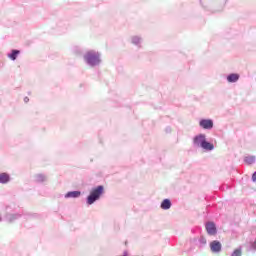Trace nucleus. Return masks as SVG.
<instances>
[{
  "instance_id": "obj_1",
  "label": "nucleus",
  "mask_w": 256,
  "mask_h": 256,
  "mask_svg": "<svg viewBox=\"0 0 256 256\" xmlns=\"http://www.w3.org/2000/svg\"><path fill=\"white\" fill-rule=\"evenodd\" d=\"M83 61L87 67H91L92 69L100 67L101 63H103V54L96 49L86 50L83 54Z\"/></svg>"
},
{
  "instance_id": "obj_2",
  "label": "nucleus",
  "mask_w": 256,
  "mask_h": 256,
  "mask_svg": "<svg viewBox=\"0 0 256 256\" xmlns=\"http://www.w3.org/2000/svg\"><path fill=\"white\" fill-rule=\"evenodd\" d=\"M192 145L196 149H202V151H206V153L215 150V145L207 140V134L205 133H199L195 135L192 139Z\"/></svg>"
},
{
  "instance_id": "obj_3",
  "label": "nucleus",
  "mask_w": 256,
  "mask_h": 256,
  "mask_svg": "<svg viewBox=\"0 0 256 256\" xmlns=\"http://www.w3.org/2000/svg\"><path fill=\"white\" fill-rule=\"evenodd\" d=\"M103 195H105V186L99 185L91 188L89 195L86 198L87 205H93L96 201H99Z\"/></svg>"
},
{
  "instance_id": "obj_4",
  "label": "nucleus",
  "mask_w": 256,
  "mask_h": 256,
  "mask_svg": "<svg viewBox=\"0 0 256 256\" xmlns=\"http://www.w3.org/2000/svg\"><path fill=\"white\" fill-rule=\"evenodd\" d=\"M198 125L200 129H203L204 131H211V129H213V127L215 126L213 119L209 118L200 119Z\"/></svg>"
},
{
  "instance_id": "obj_5",
  "label": "nucleus",
  "mask_w": 256,
  "mask_h": 256,
  "mask_svg": "<svg viewBox=\"0 0 256 256\" xmlns=\"http://www.w3.org/2000/svg\"><path fill=\"white\" fill-rule=\"evenodd\" d=\"M130 43H131V45H134L138 49H141V47H143V36H141V35H132L130 37Z\"/></svg>"
},
{
  "instance_id": "obj_6",
  "label": "nucleus",
  "mask_w": 256,
  "mask_h": 256,
  "mask_svg": "<svg viewBox=\"0 0 256 256\" xmlns=\"http://www.w3.org/2000/svg\"><path fill=\"white\" fill-rule=\"evenodd\" d=\"M200 5L204 8L207 9L209 5H213V3H221L222 5H225L227 3V0H199Z\"/></svg>"
},
{
  "instance_id": "obj_7",
  "label": "nucleus",
  "mask_w": 256,
  "mask_h": 256,
  "mask_svg": "<svg viewBox=\"0 0 256 256\" xmlns=\"http://www.w3.org/2000/svg\"><path fill=\"white\" fill-rule=\"evenodd\" d=\"M222 245L221 242L214 240L210 243V249L212 251V253H221V249H222Z\"/></svg>"
},
{
  "instance_id": "obj_8",
  "label": "nucleus",
  "mask_w": 256,
  "mask_h": 256,
  "mask_svg": "<svg viewBox=\"0 0 256 256\" xmlns=\"http://www.w3.org/2000/svg\"><path fill=\"white\" fill-rule=\"evenodd\" d=\"M206 231L208 235H217V226L213 222L206 223Z\"/></svg>"
},
{
  "instance_id": "obj_9",
  "label": "nucleus",
  "mask_w": 256,
  "mask_h": 256,
  "mask_svg": "<svg viewBox=\"0 0 256 256\" xmlns=\"http://www.w3.org/2000/svg\"><path fill=\"white\" fill-rule=\"evenodd\" d=\"M81 197V191L75 190V191H69L64 195L65 199H79Z\"/></svg>"
},
{
  "instance_id": "obj_10",
  "label": "nucleus",
  "mask_w": 256,
  "mask_h": 256,
  "mask_svg": "<svg viewBox=\"0 0 256 256\" xmlns=\"http://www.w3.org/2000/svg\"><path fill=\"white\" fill-rule=\"evenodd\" d=\"M11 182V176L8 173H0V183L2 185H7V183Z\"/></svg>"
},
{
  "instance_id": "obj_11",
  "label": "nucleus",
  "mask_w": 256,
  "mask_h": 256,
  "mask_svg": "<svg viewBox=\"0 0 256 256\" xmlns=\"http://www.w3.org/2000/svg\"><path fill=\"white\" fill-rule=\"evenodd\" d=\"M172 203L170 199H164L160 204V209H163V211H169L172 207Z\"/></svg>"
},
{
  "instance_id": "obj_12",
  "label": "nucleus",
  "mask_w": 256,
  "mask_h": 256,
  "mask_svg": "<svg viewBox=\"0 0 256 256\" xmlns=\"http://www.w3.org/2000/svg\"><path fill=\"white\" fill-rule=\"evenodd\" d=\"M239 74L237 73H232V74H229L227 77H226V81L228 83H237V81H239Z\"/></svg>"
},
{
  "instance_id": "obj_13",
  "label": "nucleus",
  "mask_w": 256,
  "mask_h": 256,
  "mask_svg": "<svg viewBox=\"0 0 256 256\" xmlns=\"http://www.w3.org/2000/svg\"><path fill=\"white\" fill-rule=\"evenodd\" d=\"M34 179L37 183H45L47 176L45 174H36Z\"/></svg>"
},
{
  "instance_id": "obj_14",
  "label": "nucleus",
  "mask_w": 256,
  "mask_h": 256,
  "mask_svg": "<svg viewBox=\"0 0 256 256\" xmlns=\"http://www.w3.org/2000/svg\"><path fill=\"white\" fill-rule=\"evenodd\" d=\"M19 53H21V51L19 50H12L10 54H8V58L11 59V61H16L17 57H19Z\"/></svg>"
},
{
  "instance_id": "obj_15",
  "label": "nucleus",
  "mask_w": 256,
  "mask_h": 256,
  "mask_svg": "<svg viewBox=\"0 0 256 256\" xmlns=\"http://www.w3.org/2000/svg\"><path fill=\"white\" fill-rule=\"evenodd\" d=\"M19 217H21V215H19V214H7L6 215V220L9 223H13V221H15V219H19Z\"/></svg>"
},
{
  "instance_id": "obj_16",
  "label": "nucleus",
  "mask_w": 256,
  "mask_h": 256,
  "mask_svg": "<svg viewBox=\"0 0 256 256\" xmlns=\"http://www.w3.org/2000/svg\"><path fill=\"white\" fill-rule=\"evenodd\" d=\"M256 158L255 156H246L244 158V163H246L247 165H253V163H255Z\"/></svg>"
},
{
  "instance_id": "obj_17",
  "label": "nucleus",
  "mask_w": 256,
  "mask_h": 256,
  "mask_svg": "<svg viewBox=\"0 0 256 256\" xmlns=\"http://www.w3.org/2000/svg\"><path fill=\"white\" fill-rule=\"evenodd\" d=\"M242 255H243V250H242L241 248L235 249V250L232 252V254H231V256H242Z\"/></svg>"
},
{
  "instance_id": "obj_18",
  "label": "nucleus",
  "mask_w": 256,
  "mask_h": 256,
  "mask_svg": "<svg viewBox=\"0 0 256 256\" xmlns=\"http://www.w3.org/2000/svg\"><path fill=\"white\" fill-rule=\"evenodd\" d=\"M199 243H201V245H206L207 244V239H205V237H201L199 239Z\"/></svg>"
},
{
  "instance_id": "obj_19",
  "label": "nucleus",
  "mask_w": 256,
  "mask_h": 256,
  "mask_svg": "<svg viewBox=\"0 0 256 256\" xmlns=\"http://www.w3.org/2000/svg\"><path fill=\"white\" fill-rule=\"evenodd\" d=\"M252 181L255 183L256 182V171L252 175Z\"/></svg>"
},
{
  "instance_id": "obj_20",
  "label": "nucleus",
  "mask_w": 256,
  "mask_h": 256,
  "mask_svg": "<svg viewBox=\"0 0 256 256\" xmlns=\"http://www.w3.org/2000/svg\"><path fill=\"white\" fill-rule=\"evenodd\" d=\"M166 133H171V128H166Z\"/></svg>"
},
{
  "instance_id": "obj_21",
  "label": "nucleus",
  "mask_w": 256,
  "mask_h": 256,
  "mask_svg": "<svg viewBox=\"0 0 256 256\" xmlns=\"http://www.w3.org/2000/svg\"><path fill=\"white\" fill-rule=\"evenodd\" d=\"M24 101H25V103H27V101H29V98L26 97V98L24 99Z\"/></svg>"
},
{
  "instance_id": "obj_22",
  "label": "nucleus",
  "mask_w": 256,
  "mask_h": 256,
  "mask_svg": "<svg viewBox=\"0 0 256 256\" xmlns=\"http://www.w3.org/2000/svg\"><path fill=\"white\" fill-rule=\"evenodd\" d=\"M0 221H1V216H0Z\"/></svg>"
}]
</instances>
